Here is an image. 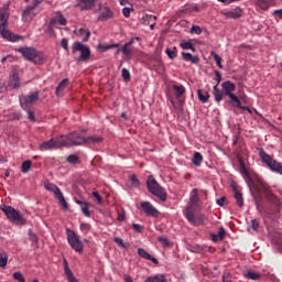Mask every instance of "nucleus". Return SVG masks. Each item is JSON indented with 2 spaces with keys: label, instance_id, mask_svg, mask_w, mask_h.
Instances as JSON below:
<instances>
[{
  "label": "nucleus",
  "instance_id": "f257e3e1",
  "mask_svg": "<svg viewBox=\"0 0 282 282\" xmlns=\"http://www.w3.org/2000/svg\"><path fill=\"white\" fill-rule=\"evenodd\" d=\"M249 188L254 199V204L263 203V195L261 194V191L262 193H264L270 204H273L274 206H279V204H281V200L279 199V197H276V195H274L272 189H270V185H268L265 182L261 180L258 181V185H256V183H251V185H249Z\"/></svg>",
  "mask_w": 282,
  "mask_h": 282
},
{
  "label": "nucleus",
  "instance_id": "f03ea898",
  "mask_svg": "<svg viewBox=\"0 0 282 282\" xmlns=\"http://www.w3.org/2000/svg\"><path fill=\"white\" fill-rule=\"evenodd\" d=\"M223 90L219 89V87L216 85L214 86V98L216 102H221L224 100V96H228L230 104L234 107H239V97L235 95V90L237 89V85L235 83L227 80L221 84Z\"/></svg>",
  "mask_w": 282,
  "mask_h": 282
},
{
  "label": "nucleus",
  "instance_id": "7ed1b4c3",
  "mask_svg": "<svg viewBox=\"0 0 282 282\" xmlns=\"http://www.w3.org/2000/svg\"><path fill=\"white\" fill-rule=\"evenodd\" d=\"M199 202V194L197 188H194L192 191V196L189 199V206H187L184 210V215L187 219V221H189V224H192V226H204V224H206V215L204 214H198L195 215V212H193V207L197 206Z\"/></svg>",
  "mask_w": 282,
  "mask_h": 282
},
{
  "label": "nucleus",
  "instance_id": "20e7f679",
  "mask_svg": "<svg viewBox=\"0 0 282 282\" xmlns=\"http://www.w3.org/2000/svg\"><path fill=\"white\" fill-rule=\"evenodd\" d=\"M0 210L4 213L8 221L14 224L15 226H26L28 218L21 213V210L10 206V205H1Z\"/></svg>",
  "mask_w": 282,
  "mask_h": 282
},
{
  "label": "nucleus",
  "instance_id": "39448f33",
  "mask_svg": "<svg viewBox=\"0 0 282 282\" xmlns=\"http://www.w3.org/2000/svg\"><path fill=\"white\" fill-rule=\"evenodd\" d=\"M72 144V134L61 135L43 142L40 145V151H54L61 147H69Z\"/></svg>",
  "mask_w": 282,
  "mask_h": 282
},
{
  "label": "nucleus",
  "instance_id": "423d86ee",
  "mask_svg": "<svg viewBox=\"0 0 282 282\" xmlns=\"http://www.w3.org/2000/svg\"><path fill=\"white\" fill-rule=\"evenodd\" d=\"M147 186L149 193L158 197L161 202H166V191L164 187L158 184V181L153 175H150L147 180Z\"/></svg>",
  "mask_w": 282,
  "mask_h": 282
},
{
  "label": "nucleus",
  "instance_id": "0eeeda50",
  "mask_svg": "<svg viewBox=\"0 0 282 282\" xmlns=\"http://www.w3.org/2000/svg\"><path fill=\"white\" fill-rule=\"evenodd\" d=\"M77 52H79V56L76 57V63H87L91 58V48L80 42H75L73 45V54H77Z\"/></svg>",
  "mask_w": 282,
  "mask_h": 282
},
{
  "label": "nucleus",
  "instance_id": "6e6552de",
  "mask_svg": "<svg viewBox=\"0 0 282 282\" xmlns=\"http://www.w3.org/2000/svg\"><path fill=\"white\" fill-rule=\"evenodd\" d=\"M18 52L26 58V61H30L31 63H34L35 65H42L43 63V55L39 53L34 47H20L18 48Z\"/></svg>",
  "mask_w": 282,
  "mask_h": 282
},
{
  "label": "nucleus",
  "instance_id": "1a4fd4ad",
  "mask_svg": "<svg viewBox=\"0 0 282 282\" xmlns=\"http://www.w3.org/2000/svg\"><path fill=\"white\" fill-rule=\"evenodd\" d=\"M102 142L101 137H88L85 139L83 134L73 132L72 144L73 147H79L80 144H100Z\"/></svg>",
  "mask_w": 282,
  "mask_h": 282
},
{
  "label": "nucleus",
  "instance_id": "9d476101",
  "mask_svg": "<svg viewBox=\"0 0 282 282\" xmlns=\"http://www.w3.org/2000/svg\"><path fill=\"white\" fill-rule=\"evenodd\" d=\"M44 187L46 188V191H50L54 194L55 199H58V204L64 210H69V205L67 204V200L65 199V196L63 195V192H61V188H58V186L53 183H45Z\"/></svg>",
  "mask_w": 282,
  "mask_h": 282
},
{
  "label": "nucleus",
  "instance_id": "9b49d317",
  "mask_svg": "<svg viewBox=\"0 0 282 282\" xmlns=\"http://www.w3.org/2000/svg\"><path fill=\"white\" fill-rule=\"evenodd\" d=\"M262 162L273 171V173H279L282 175V163H279L276 160L272 159L270 154L265 153V151L261 150L259 153Z\"/></svg>",
  "mask_w": 282,
  "mask_h": 282
},
{
  "label": "nucleus",
  "instance_id": "f8f14e48",
  "mask_svg": "<svg viewBox=\"0 0 282 282\" xmlns=\"http://www.w3.org/2000/svg\"><path fill=\"white\" fill-rule=\"evenodd\" d=\"M39 96H40L39 91H35L31 95H20L19 100L22 109H24V111H29L32 105H34V102H37Z\"/></svg>",
  "mask_w": 282,
  "mask_h": 282
},
{
  "label": "nucleus",
  "instance_id": "ddd939ff",
  "mask_svg": "<svg viewBox=\"0 0 282 282\" xmlns=\"http://www.w3.org/2000/svg\"><path fill=\"white\" fill-rule=\"evenodd\" d=\"M58 25H67V19H65V17L61 13H56V15L51 19L46 30L47 34H50V36H56L54 33V28H58Z\"/></svg>",
  "mask_w": 282,
  "mask_h": 282
},
{
  "label": "nucleus",
  "instance_id": "4468645a",
  "mask_svg": "<svg viewBox=\"0 0 282 282\" xmlns=\"http://www.w3.org/2000/svg\"><path fill=\"white\" fill-rule=\"evenodd\" d=\"M0 34L3 39H7V41H12V43H17V41L20 39L19 35L8 30V19H4V21L0 24Z\"/></svg>",
  "mask_w": 282,
  "mask_h": 282
},
{
  "label": "nucleus",
  "instance_id": "2eb2a0df",
  "mask_svg": "<svg viewBox=\"0 0 282 282\" xmlns=\"http://www.w3.org/2000/svg\"><path fill=\"white\" fill-rule=\"evenodd\" d=\"M113 17H116V13H113V10H111L109 6L99 4L98 21H109V19H113Z\"/></svg>",
  "mask_w": 282,
  "mask_h": 282
},
{
  "label": "nucleus",
  "instance_id": "dca6fc26",
  "mask_svg": "<svg viewBox=\"0 0 282 282\" xmlns=\"http://www.w3.org/2000/svg\"><path fill=\"white\" fill-rule=\"evenodd\" d=\"M140 206L145 215H149L150 217H160V210H158V208L150 202H142Z\"/></svg>",
  "mask_w": 282,
  "mask_h": 282
},
{
  "label": "nucleus",
  "instance_id": "f3484780",
  "mask_svg": "<svg viewBox=\"0 0 282 282\" xmlns=\"http://www.w3.org/2000/svg\"><path fill=\"white\" fill-rule=\"evenodd\" d=\"M72 248L75 250V252H78V254H83L84 252V246L83 240H80V236L76 234V231H72Z\"/></svg>",
  "mask_w": 282,
  "mask_h": 282
},
{
  "label": "nucleus",
  "instance_id": "a211bd4d",
  "mask_svg": "<svg viewBox=\"0 0 282 282\" xmlns=\"http://www.w3.org/2000/svg\"><path fill=\"white\" fill-rule=\"evenodd\" d=\"M76 3V8H78L82 11H89V10H94V8L96 7V1L98 0H75Z\"/></svg>",
  "mask_w": 282,
  "mask_h": 282
},
{
  "label": "nucleus",
  "instance_id": "6ab92c4d",
  "mask_svg": "<svg viewBox=\"0 0 282 282\" xmlns=\"http://www.w3.org/2000/svg\"><path fill=\"white\" fill-rule=\"evenodd\" d=\"M8 87H10V89H21V77L19 76V72L14 70L10 75Z\"/></svg>",
  "mask_w": 282,
  "mask_h": 282
},
{
  "label": "nucleus",
  "instance_id": "aec40b11",
  "mask_svg": "<svg viewBox=\"0 0 282 282\" xmlns=\"http://www.w3.org/2000/svg\"><path fill=\"white\" fill-rule=\"evenodd\" d=\"M254 6L257 10H263L265 12L270 10V8H274L276 2L274 0H254Z\"/></svg>",
  "mask_w": 282,
  "mask_h": 282
},
{
  "label": "nucleus",
  "instance_id": "412c9836",
  "mask_svg": "<svg viewBox=\"0 0 282 282\" xmlns=\"http://www.w3.org/2000/svg\"><path fill=\"white\" fill-rule=\"evenodd\" d=\"M36 8V3H32L26 7V9L22 13V21L28 22L32 21L36 14L34 13V9Z\"/></svg>",
  "mask_w": 282,
  "mask_h": 282
},
{
  "label": "nucleus",
  "instance_id": "4be33fe9",
  "mask_svg": "<svg viewBox=\"0 0 282 282\" xmlns=\"http://www.w3.org/2000/svg\"><path fill=\"white\" fill-rule=\"evenodd\" d=\"M240 173L245 178L246 183L248 184V186L254 184V181L252 180V176H250V172H248V169L243 164V161H240Z\"/></svg>",
  "mask_w": 282,
  "mask_h": 282
},
{
  "label": "nucleus",
  "instance_id": "5701e85b",
  "mask_svg": "<svg viewBox=\"0 0 282 282\" xmlns=\"http://www.w3.org/2000/svg\"><path fill=\"white\" fill-rule=\"evenodd\" d=\"M138 254L139 257H141V259H147L148 261H152V263H154L155 265H158L160 263V261L158 260V258L152 257L149 252H147V250H144L143 248H139L138 249Z\"/></svg>",
  "mask_w": 282,
  "mask_h": 282
},
{
  "label": "nucleus",
  "instance_id": "b1692460",
  "mask_svg": "<svg viewBox=\"0 0 282 282\" xmlns=\"http://www.w3.org/2000/svg\"><path fill=\"white\" fill-rule=\"evenodd\" d=\"M226 19H241L243 15V10L240 8L235 9L234 11H227L223 13Z\"/></svg>",
  "mask_w": 282,
  "mask_h": 282
},
{
  "label": "nucleus",
  "instance_id": "393cba45",
  "mask_svg": "<svg viewBox=\"0 0 282 282\" xmlns=\"http://www.w3.org/2000/svg\"><path fill=\"white\" fill-rule=\"evenodd\" d=\"M69 85V78L63 79L59 85L56 87V96L61 98L63 96V91L67 89V86Z\"/></svg>",
  "mask_w": 282,
  "mask_h": 282
},
{
  "label": "nucleus",
  "instance_id": "a878e982",
  "mask_svg": "<svg viewBox=\"0 0 282 282\" xmlns=\"http://www.w3.org/2000/svg\"><path fill=\"white\" fill-rule=\"evenodd\" d=\"M182 57L183 61H185L186 63H193L194 65H197V63H199V57L193 56V54L191 53L183 52Z\"/></svg>",
  "mask_w": 282,
  "mask_h": 282
},
{
  "label": "nucleus",
  "instance_id": "bb28decb",
  "mask_svg": "<svg viewBox=\"0 0 282 282\" xmlns=\"http://www.w3.org/2000/svg\"><path fill=\"white\" fill-rule=\"evenodd\" d=\"M232 191L235 193V199L237 202V205L239 206V208H243V194H241V192H239V189H237V187H232Z\"/></svg>",
  "mask_w": 282,
  "mask_h": 282
},
{
  "label": "nucleus",
  "instance_id": "cd10ccee",
  "mask_svg": "<svg viewBox=\"0 0 282 282\" xmlns=\"http://www.w3.org/2000/svg\"><path fill=\"white\" fill-rule=\"evenodd\" d=\"M224 237H226V229H224V227L219 228L218 234L212 235L213 241H224Z\"/></svg>",
  "mask_w": 282,
  "mask_h": 282
},
{
  "label": "nucleus",
  "instance_id": "c85d7f7f",
  "mask_svg": "<svg viewBox=\"0 0 282 282\" xmlns=\"http://www.w3.org/2000/svg\"><path fill=\"white\" fill-rule=\"evenodd\" d=\"M243 276L245 279H250L251 281H259V279H261V275L252 270L243 273Z\"/></svg>",
  "mask_w": 282,
  "mask_h": 282
},
{
  "label": "nucleus",
  "instance_id": "c756f323",
  "mask_svg": "<svg viewBox=\"0 0 282 282\" xmlns=\"http://www.w3.org/2000/svg\"><path fill=\"white\" fill-rule=\"evenodd\" d=\"M74 34H77L78 36H83L84 34L85 35L83 39L84 43L89 41V36H91V33L85 29L75 30Z\"/></svg>",
  "mask_w": 282,
  "mask_h": 282
},
{
  "label": "nucleus",
  "instance_id": "7c9ffc66",
  "mask_svg": "<svg viewBox=\"0 0 282 282\" xmlns=\"http://www.w3.org/2000/svg\"><path fill=\"white\" fill-rule=\"evenodd\" d=\"M203 162H204V156L202 155V153L195 152L193 158L194 166H202Z\"/></svg>",
  "mask_w": 282,
  "mask_h": 282
},
{
  "label": "nucleus",
  "instance_id": "2f4dec72",
  "mask_svg": "<svg viewBox=\"0 0 282 282\" xmlns=\"http://www.w3.org/2000/svg\"><path fill=\"white\" fill-rule=\"evenodd\" d=\"M172 88L176 91V98H182L186 94V88L183 85H173Z\"/></svg>",
  "mask_w": 282,
  "mask_h": 282
},
{
  "label": "nucleus",
  "instance_id": "473e14b6",
  "mask_svg": "<svg viewBox=\"0 0 282 282\" xmlns=\"http://www.w3.org/2000/svg\"><path fill=\"white\" fill-rule=\"evenodd\" d=\"M165 54L171 58V61L177 58V47L170 48L167 47L165 50Z\"/></svg>",
  "mask_w": 282,
  "mask_h": 282
},
{
  "label": "nucleus",
  "instance_id": "72a5a7b5",
  "mask_svg": "<svg viewBox=\"0 0 282 282\" xmlns=\"http://www.w3.org/2000/svg\"><path fill=\"white\" fill-rule=\"evenodd\" d=\"M121 52L122 54H124L126 58H131L132 54H133V50H131L130 46H127V44H124L123 46H121Z\"/></svg>",
  "mask_w": 282,
  "mask_h": 282
},
{
  "label": "nucleus",
  "instance_id": "f704fd0d",
  "mask_svg": "<svg viewBox=\"0 0 282 282\" xmlns=\"http://www.w3.org/2000/svg\"><path fill=\"white\" fill-rule=\"evenodd\" d=\"M8 265V253L6 251L0 252V268Z\"/></svg>",
  "mask_w": 282,
  "mask_h": 282
},
{
  "label": "nucleus",
  "instance_id": "c9c22d12",
  "mask_svg": "<svg viewBox=\"0 0 282 282\" xmlns=\"http://www.w3.org/2000/svg\"><path fill=\"white\" fill-rule=\"evenodd\" d=\"M181 47L182 50H192V52H196L195 50V45H193V42L188 41V42H181Z\"/></svg>",
  "mask_w": 282,
  "mask_h": 282
},
{
  "label": "nucleus",
  "instance_id": "e433bc0d",
  "mask_svg": "<svg viewBox=\"0 0 282 282\" xmlns=\"http://www.w3.org/2000/svg\"><path fill=\"white\" fill-rule=\"evenodd\" d=\"M208 98H210V96L208 95V93H204L202 91V89L198 90V100H200V102H208Z\"/></svg>",
  "mask_w": 282,
  "mask_h": 282
},
{
  "label": "nucleus",
  "instance_id": "4c0bfd02",
  "mask_svg": "<svg viewBox=\"0 0 282 282\" xmlns=\"http://www.w3.org/2000/svg\"><path fill=\"white\" fill-rule=\"evenodd\" d=\"M31 169H32V161H24L22 163V173H30Z\"/></svg>",
  "mask_w": 282,
  "mask_h": 282
},
{
  "label": "nucleus",
  "instance_id": "58836bf2",
  "mask_svg": "<svg viewBox=\"0 0 282 282\" xmlns=\"http://www.w3.org/2000/svg\"><path fill=\"white\" fill-rule=\"evenodd\" d=\"M64 269H65V273L68 279V282H72V270H69V264L67 263L66 259H64Z\"/></svg>",
  "mask_w": 282,
  "mask_h": 282
},
{
  "label": "nucleus",
  "instance_id": "ea45409f",
  "mask_svg": "<svg viewBox=\"0 0 282 282\" xmlns=\"http://www.w3.org/2000/svg\"><path fill=\"white\" fill-rule=\"evenodd\" d=\"M212 56L216 64L218 65L219 69H224V65H221V56H219L217 53L212 52Z\"/></svg>",
  "mask_w": 282,
  "mask_h": 282
},
{
  "label": "nucleus",
  "instance_id": "a19ab883",
  "mask_svg": "<svg viewBox=\"0 0 282 282\" xmlns=\"http://www.w3.org/2000/svg\"><path fill=\"white\" fill-rule=\"evenodd\" d=\"M82 213L85 215V217H91V212L89 210V204H83L82 206Z\"/></svg>",
  "mask_w": 282,
  "mask_h": 282
},
{
  "label": "nucleus",
  "instance_id": "79ce46f5",
  "mask_svg": "<svg viewBox=\"0 0 282 282\" xmlns=\"http://www.w3.org/2000/svg\"><path fill=\"white\" fill-rule=\"evenodd\" d=\"M150 19H158V17H155V15H149V14L144 15V17L141 19L142 25H151L150 22H149Z\"/></svg>",
  "mask_w": 282,
  "mask_h": 282
},
{
  "label": "nucleus",
  "instance_id": "37998d69",
  "mask_svg": "<svg viewBox=\"0 0 282 282\" xmlns=\"http://www.w3.org/2000/svg\"><path fill=\"white\" fill-rule=\"evenodd\" d=\"M256 208L260 215H265V206L262 203H256Z\"/></svg>",
  "mask_w": 282,
  "mask_h": 282
},
{
  "label": "nucleus",
  "instance_id": "c03bdc74",
  "mask_svg": "<svg viewBox=\"0 0 282 282\" xmlns=\"http://www.w3.org/2000/svg\"><path fill=\"white\" fill-rule=\"evenodd\" d=\"M13 279L18 282H25V276H23V273L21 272H14Z\"/></svg>",
  "mask_w": 282,
  "mask_h": 282
},
{
  "label": "nucleus",
  "instance_id": "a18cd8bd",
  "mask_svg": "<svg viewBox=\"0 0 282 282\" xmlns=\"http://www.w3.org/2000/svg\"><path fill=\"white\" fill-rule=\"evenodd\" d=\"M115 243H118L120 248H127L129 246V242H124L120 237L115 238Z\"/></svg>",
  "mask_w": 282,
  "mask_h": 282
},
{
  "label": "nucleus",
  "instance_id": "49530a36",
  "mask_svg": "<svg viewBox=\"0 0 282 282\" xmlns=\"http://www.w3.org/2000/svg\"><path fill=\"white\" fill-rule=\"evenodd\" d=\"M29 239L33 243H39V237H36V234H34L32 229H29Z\"/></svg>",
  "mask_w": 282,
  "mask_h": 282
},
{
  "label": "nucleus",
  "instance_id": "de8ad7c7",
  "mask_svg": "<svg viewBox=\"0 0 282 282\" xmlns=\"http://www.w3.org/2000/svg\"><path fill=\"white\" fill-rule=\"evenodd\" d=\"M121 76L123 78V80H131V73H129V69L127 68H123L122 72H121Z\"/></svg>",
  "mask_w": 282,
  "mask_h": 282
},
{
  "label": "nucleus",
  "instance_id": "09e8293b",
  "mask_svg": "<svg viewBox=\"0 0 282 282\" xmlns=\"http://www.w3.org/2000/svg\"><path fill=\"white\" fill-rule=\"evenodd\" d=\"M130 182H132V186H134L135 188L140 186V180H138V176L135 174H132L130 176Z\"/></svg>",
  "mask_w": 282,
  "mask_h": 282
},
{
  "label": "nucleus",
  "instance_id": "8fccbe9b",
  "mask_svg": "<svg viewBox=\"0 0 282 282\" xmlns=\"http://www.w3.org/2000/svg\"><path fill=\"white\" fill-rule=\"evenodd\" d=\"M80 230L82 232H88L91 230V225L87 224V223H82L80 224Z\"/></svg>",
  "mask_w": 282,
  "mask_h": 282
},
{
  "label": "nucleus",
  "instance_id": "3c124183",
  "mask_svg": "<svg viewBox=\"0 0 282 282\" xmlns=\"http://www.w3.org/2000/svg\"><path fill=\"white\" fill-rule=\"evenodd\" d=\"M6 19H9L8 12L0 9V25L3 23V21H6Z\"/></svg>",
  "mask_w": 282,
  "mask_h": 282
},
{
  "label": "nucleus",
  "instance_id": "603ef678",
  "mask_svg": "<svg viewBox=\"0 0 282 282\" xmlns=\"http://www.w3.org/2000/svg\"><path fill=\"white\" fill-rule=\"evenodd\" d=\"M274 19H282V9H278L271 12Z\"/></svg>",
  "mask_w": 282,
  "mask_h": 282
},
{
  "label": "nucleus",
  "instance_id": "864d4df0",
  "mask_svg": "<svg viewBox=\"0 0 282 282\" xmlns=\"http://www.w3.org/2000/svg\"><path fill=\"white\" fill-rule=\"evenodd\" d=\"M251 228L257 232L259 230V219L254 218L251 220Z\"/></svg>",
  "mask_w": 282,
  "mask_h": 282
},
{
  "label": "nucleus",
  "instance_id": "5fc2aeb1",
  "mask_svg": "<svg viewBox=\"0 0 282 282\" xmlns=\"http://www.w3.org/2000/svg\"><path fill=\"white\" fill-rule=\"evenodd\" d=\"M143 229L144 227H142L141 225H138V224L132 225V230H134V232H142Z\"/></svg>",
  "mask_w": 282,
  "mask_h": 282
},
{
  "label": "nucleus",
  "instance_id": "6e6d98bb",
  "mask_svg": "<svg viewBox=\"0 0 282 282\" xmlns=\"http://www.w3.org/2000/svg\"><path fill=\"white\" fill-rule=\"evenodd\" d=\"M93 197H95V199H97L98 204H102V196H100V193L93 192Z\"/></svg>",
  "mask_w": 282,
  "mask_h": 282
},
{
  "label": "nucleus",
  "instance_id": "4d7b16f0",
  "mask_svg": "<svg viewBox=\"0 0 282 282\" xmlns=\"http://www.w3.org/2000/svg\"><path fill=\"white\" fill-rule=\"evenodd\" d=\"M159 242L162 243V246H169V238L161 236L159 237Z\"/></svg>",
  "mask_w": 282,
  "mask_h": 282
},
{
  "label": "nucleus",
  "instance_id": "13d9d810",
  "mask_svg": "<svg viewBox=\"0 0 282 282\" xmlns=\"http://www.w3.org/2000/svg\"><path fill=\"white\" fill-rule=\"evenodd\" d=\"M122 14L126 17V19H129L131 17V9L130 8H123L122 9Z\"/></svg>",
  "mask_w": 282,
  "mask_h": 282
},
{
  "label": "nucleus",
  "instance_id": "bf43d9fd",
  "mask_svg": "<svg viewBox=\"0 0 282 282\" xmlns=\"http://www.w3.org/2000/svg\"><path fill=\"white\" fill-rule=\"evenodd\" d=\"M215 76L217 80V87H219V83H221V73L219 70H215Z\"/></svg>",
  "mask_w": 282,
  "mask_h": 282
},
{
  "label": "nucleus",
  "instance_id": "052dcab7",
  "mask_svg": "<svg viewBox=\"0 0 282 282\" xmlns=\"http://www.w3.org/2000/svg\"><path fill=\"white\" fill-rule=\"evenodd\" d=\"M100 52H107L108 50H111V45L107 44H99Z\"/></svg>",
  "mask_w": 282,
  "mask_h": 282
},
{
  "label": "nucleus",
  "instance_id": "680f3d73",
  "mask_svg": "<svg viewBox=\"0 0 282 282\" xmlns=\"http://www.w3.org/2000/svg\"><path fill=\"white\" fill-rule=\"evenodd\" d=\"M68 44H69V40H68V39H63V40H62L61 45H62V47H63L64 50H68Z\"/></svg>",
  "mask_w": 282,
  "mask_h": 282
},
{
  "label": "nucleus",
  "instance_id": "e2e57ef3",
  "mask_svg": "<svg viewBox=\"0 0 282 282\" xmlns=\"http://www.w3.org/2000/svg\"><path fill=\"white\" fill-rule=\"evenodd\" d=\"M72 164H80V159L76 154L72 155Z\"/></svg>",
  "mask_w": 282,
  "mask_h": 282
},
{
  "label": "nucleus",
  "instance_id": "0e129e2a",
  "mask_svg": "<svg viewBox=\"0 0 282 282\" xmlns=\"http://www.w3.org/2000/svg\"><path fill=\"white\" fill-rule=\"evenodd\" d=\"M192 32L194 34H200L202 33V28L197 26V25H193L192 26Z\"/></svg>",
  "mask_w": 282,
  "mask_h": 282
},
{
  "label": "nucleus",
  "instance_id": "69168bd1",
  "mask_svg": "<svg viewBox=\"0 0 282 282\" xmlns=\"http://www.w3.org/2000/svg\"><path fill=\"white\" fill-rule=\"evenodd\" d=\"M26 111H28L29 120L31 122H35L36 119L34 118V112H32L30 109Z\"/></svg>",
  "mask_w": 282,
  "mask_h": 282
},
{
  "label": "nucleus",
  "instance_id": "338daca9",
  "mask_svg": "<svg viewBox=\"0 0 282 282\" xmlns=\"http://www.w3.org/2000/svg\"><path fill=\"white\" fill-rule=\"evenodd\" d=\"M223 282H232V280H230V273H225L223 275Z\"/></svg>",
  "mask_w": 282,
  "mask_h": 282
},
{
  "label": "nucleus",
  "instance_id": "774afa93",
  "mask_svg": "<svg viewBox=\"0 0 282 282\" xmlns=\"http://www.w3.org/2000/svg\"><path fill=\"white\" fill-rule=\"evenodd\" d=\"M225 203H226V196H223L219 199H217L218 206H224Z\"/></svg>",
  "mask_w": 282,
  "mask_h": 282
}]
</instances>
